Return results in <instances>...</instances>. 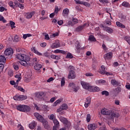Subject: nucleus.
<instances>
[{
  "instance_id": "f257e3e1",
  "label": "nucleus",
  "mask_w": 130,
  "mask_h": 130,
  "mask_svg": "<svg viewBox=\"0 0 130 130\" xmlns=\"http://www.w3.org/2000/svg\"><path fill=\"white\" fill-rule=\"evenodd\" d=\"M16 58L21 60L20 64L24 67L28 66V62L30 61V56L22 53L16 54Z\"/></svg>"
},
{
  "instance_id": "f03ea898",
  "label": "nucleus",
  "mask_w": 130,
  "mask_h": 130,
  "mask_svg": "<svg viewBox=\"0 0 130 130\" xmlns=\"http://www.w3.org/2000/svg\"><path fill=\"white\" fill-rule=\"evenodd\" d=\"M17 110L22 112H29L31 110L30 107L25 105H19L16 106Z\"/></svg>"
},
{
  "instance_id": "7ed1b4c3",
  "label": "nucleus",
  "mask_w": 130,
  "mask_h": 130,
  "mask_svg": "<svg viewBox=\"0 0 130 130\" xmlns=\"http://www.w3.org/2000/svg\"><path fill=\"white\" fill-rule=\"evenodd\" d=\"M27 99V96L26 95H15L13 96L14 100H16V101H23V100H26Z\"/></svg>"
},
{
  "instance_id": "20e7f679",
  "label": "nucleus",
  "mask_w": 130,
  "mask_h": 130,
  "mask_svg": "<svg viewBox=\"0 0 130 130\" xmlns=\"http://www.w3.org/2000/svg\"><path fill=\"white\" fill-rule=\"evenodd\" d=\"M69 107L67 104H63L61 107L57 109V112H61L63 110H68Z\"/></svg>"
},
{
  "instance_id": "39448f33",
  "label": "nucleus",
  "mask_w": 130,
  "mask_h": 130,
  "mask_svg": "<svg viewBox=\"0 0 130 130\" xmlns=\"http://www.w3.org/2000/svg\"><path fill=\"white\" fill-rule=\"evenodd\" d=\"M101 113L103 115H110L111 114V111L106 108H104L101 110Z\"/></svg>"
},
{
  "instance_id": "423d86ee",
  "label": "nucleus",
  "mask_w": 130,
  "mask_h": 130,
  "mask_svg": "<svg viewBox=\"0 0 130 130\" xmlns=\"http://www.w3.org/2000/svg\"><path fill=\"white\" fill-rule=\"evenodd\" d=\"M113 56V53L112 52H110L104 55V58L105 59V60H109V59H111V58H112Z\"/></svg>"
},
{
  "instance_id": "0eeeda50",
  "label": "nucleus",
  "mask_w": 130,
  "mask_h": 130,
  "mask_svg": "<svg viewBox=\"0 0 130 130\" xmlns=\"http://www.w3.org/2000/svg\"><path fill=\"white\" fill-rule=\"evenodd\" d=\"M86 27H89V23H85L83 25L79 26L76 28V30L77 32H80V31H82Z\"/></svg>"
},
{
  "instance_id": "6e6552de",
  "label": "nucleus",
  "mask_w": 130,
  "mask_h": 130,
  "mask_svg": "<svg viewBox=\"0 0 130 130\" xmlns=\"http://www.w3.org/2000/svg\"><path fill=\"white\" fill-rule=\"evenodd\" d=\"M34 116L35 117L39 120V121H40V122H42L43 121H44L45 119L43 118V117H42L39 113H35Z\"/></svg>"
},
{
  "instance_id": "1a4fd4ad",
  "label": "nucleus",
  "mask_w": 130,
  "mask_h": 130,
  "mask_svg": "<svg viewBox=\"0 0 130 130\" xmlns=\"http://www.w3.org/2000/svg\"><path fill=\"white\" fill-rule=\"evenodd\" d=\"M14 53V51L12 48H8L5 50L4 54L5 55H12Z\"/></svg>"
},
{
  "instance_id": "9d476101",
  "label": "nucleus",
  "mask_w": 130,
  "mask_h": 130,
  "mask_svg": "<svg viewBox=\"0 0 130 130\" xmlns=\"http://www.w3.org/2000/svg\"><path fill=\"white\" fill-rule=\"evenodd\" d=\"M76 78V73L74 71H70L68 75V79H74Z\"/></svg>"
},
{
  "instance_id": "9b49d317",
  "label": "nucleus",
  "mask_w": 130,
  "mask_h": 130,
  "mask_svg": "<svg viewBox=\"0 0 130 130\" xmlns=\"http://www.w3.org/2000/svg\"><path fill=\"white\" fill-rule=\"evenodd\" d=\"M87 128L89 130H94L97 128V125L95 123L89 124L88 125Z\"/></svg>"
},
{
  "instance_id": "f8f14e48",
  "label": "nucleus",
  "mask_w": 130,
  "mask_h": 130,
  "mask_svg": "<svg viewBox=\"0 0 130 130\" xmlns=\"http://www.w3.org/2000/svg\"><path fill=\"white\" fill-rule=\"evenodd\" d=\"M31 51L34 52V53H35V54H37V55H39V56H42V53L41 52H39L37 50H36V47H32L31 48Z\"/></svg>"
},
{
  "instance_id": "ddd939ff",
  "label": "nucleus",
  "mask_w": 130,
  "mask_h": 130,
  "mask_svg": "<svg viewBox=\"0 0 130 130\" xmlns=\"http://www.w3.org/2000/svg\"><path fill=\"white\" fill-rule=\"evenodd\" d=\"M81 84L82 86L83 89H85L87 90L89 87V83L84 81H81Z\"/></svg>"
},
{
  "instance_id": "4468645a",
  "label": "nucleus",
  "mask_w": 130,
  "mask_h": 130,
  "mask_svg": "<svg viewBox=\"0 0 130 130\" xmlns=\"http://www.w3.org/2000/svg\"><path fill=\"white\" fill-rule=\"evenodd\" d=\"M36 125H37V122H35V121H32L30 124H29L28 126L30 129H34Z\"/></svg>"
},
{
  "instance_id": "2eb2a0df",
  "label": "nucleus",
  "mask_w": 130,
  "mask_h": 130,
  "mask_svg": "<svg viewBox=\"0 0 130 130\" xmlns=\"http://www.w3.org/2000/svg\"><path fill=\"white\" fill-rule=\"evenodd\" d=\"M34 69L36 71H40L42 69V65L39 63H37V64H35Z\"/></svg>"
},
{
  "instance_id": "dca6fc26",
  "label": "nucleus",
  "mask_w": 130,
  "mask_h": 130,
  "mask_svg": "<svg viewBox=\"0 0 130 130\" xmlns=\"http://www.w3.org/2000/svg\"><path fill=\"white\" fill-rule=\"evenodd\" d=\"M42 122L46 129H50V126H49V125H48V122L47 121L45 120Z\"/></svg>"
},
{
  "instance_id": "f3484780",
  "label": "nucleus",
  "mask_w": 130,
  "mask_h": 130,
  "mask_svg": "<svg viewBox=\"0 0 130 130\" xmlns=\"http://www.w3.org/2000/svg\"><path fill=\"white\" fill-rule=\"evenodd\" d=\"M111 84L113 86H119L120 85V82L117 81L115 79H112L111 80Z\"/></svg>"
},
{
  "instance_id": "a211bd4d",
  "label": "nucleus",
  "mask_w": 130,
  "mask_h": 130,
  "mask_svg": "<svg viewBox=\"0 0 130 130\" xmlns=\"http://www.w3.org/2000/svg\"><path fill=\"white\" fill-rule=\"evenodd\" d=\"M35 96L36 97H37V98H41V97L44 96V92H43V91L36 92L35 93Z\"/></svg>"
},
{
  "instance_id": "6ab92c4d",
  "label": "nucleus",
  "mask_w": 130,
  "mask_h": 130,
  "mask_svg": "<svg viewBox=\"0 0 130 130\" xmlns=\"http://www.w3.org/2000/svg\"><path fill=\"white\" fill-rule=\"evenodd\" d=\"M69 13H70V10L68 8H66L63 10L62 15L63 17H67L69 15Z\"/></svg>"
},
{
  "instance_id": "aec40b11",
  "label": "nucleus",
  "mask_w": 130,
  "mask_h": 130,
  "mask_svg": "<svg viewBox=\"0 0 130 130\" xmlns=\"http://www.w3.org/2000/svg\"><path fill=\"white\" fill-rule=\"evenodd\" d=\"M116 25L117 26V27L121 28L122 29H124V28H125V25H124L123 24L121 23L119 21H117L116 22Z\"/></svg>"
},
{
  "instance_id": "412c9836",
  "label": "nucleus",
  "mask_w": 130,
  "mask_h": 130,
  "mask_svg": "<svg viewBox=\"0 0 130 130\" xmlns=\"http://www.w3.org/2000/svg\"><path fill=\"white\" fill-rule=\"evenodd\" d=\"M52 48H58V47H60V43L59 42L54 43L52 44L51 46Z\"/></svg>"
},
{
  "instance_id": "4be33fe9",
  "label": "nucleus",
  "mask_w": 130,
  "mask_h": 130,
  "mask_svg": "<svg viewBox=\"0 0 130 130\" xmlns=\"http://www.w3.org/2000/svg\"><path fill=\"white\" fill-rule=\"evenodd\" d=\"M107 69L105 68V66L102 65L101 66V70L100 71V73L101 75H105V73L106 72Z\"/></svg>"
},
{
  "instance_id": "5701e85b",
  "label": "nucleus",
  "mask_w": 130,
  "mask_h": 130,
  "mask_svg": "<svg viewBox=\"0 0 130 130\" xmlns=\"http://www.w3.org/2000/svg\"><path fill=\"white\" fill-rule=\"evenodd\" d=\"M114 117H116V118L119 117V114L116 113H112V112L111 111V118L112 119H113Z\"/></svg>"
},
{
  "instance_id": "b1692460",
  "label": "nucleus",
  "mask_w": 130,
  "mask_h": 130,
  "mask_svg": "<svg viewBox=\"0 0 130 130\" xmlns=\"http://www.w3.org/2000/svg\"><path fill=\"white\" fill-rule=\"evenodd\" d=\"M24 16L26 19H31L33 16V12L25 13Z\"/></svg>"
},
{
  "instance_id": "393cba45",
  "label": "nucleus",
  "mask_w": 130,
  "mask_h": 130,
  "mask_svg": "<svg viewBox=\"0 0 130 130\" xmlns=\"http://www.w3.org/2000/svg\"><path fill=\"white\" fill-rule=\"evenodd\" d=\"M60 120L64 124H66V123H68V122L69 121L68 119L64 117H60Z\"/></svg>"
},
{
  "instance_id": "a878e982",
  "label": "nucleus",
  "mask_w": 130,
  "mask_h": 130,
  "mask_svg": "<svg viewBox=\"0 0 130 130\" xmlns=\"http://www.w3.org/2000/svg\"><path fill=\"white\" fill-rule=\"evenodd\" d=\"M114 92L116 94H119V93H120V92H121V87H118L117 88H115L114 89Z\"/></svg>"
},
{
  "instance_id": "bb28decb",
  "label": "nucleus",
  "mask_w": 130,
  "mask_h": 130,
  "mask_svg": "<svg viewBox=\"0 0 130 130\" xmlns=\"http://www.w3.org/2000/svg\"><path fill=\"white\" fill-rule=\"evenodd\" d=\"M88 40L89 41H91L92 42H96V38H95V37H94V36L90 35L89 37Z\"/></svg>"
},
{
  "instance_id": "cd10ccee",
  "label": "nucleus",
  "mask_w": 130,
  "mask_h": 130,
  "mask_svg": "<svg viewBox=\"0 0 130 130\" xmlns=\"http://www.w3.org/2000/svg\"><path fill=\"white\" fill-rule=\"evenodd\" d=\"M95 83L96 85H100V84H104V83H106V81L104 80H96L95 81Z\"/></svg>"
},
{
  "instance_id": "c85d7f7f",
  "label": "nucleus",
  "mask_w": 130,
  "mask_h": 130,
  "mask_svg": "<svg viewBox=\"0 0 130 130\" xmlns=\"http://www.w3.org/2000/svg\"><path fill=\"white\" fill-rule=\"evenodd\" d=\"M122 7H125V8H129L130 5L128 3L124 2L122 3Z\"/></svg>"
},
{
  "instance_id": "c756f323",
  "label": "nucleus",
  "mask_w": 130,
  "mask_h": 130,
  "mask_svg": "<svg viewBox=\"0 0 130 130\" xmlns=\"http://www.w3.org/2000/svg\"><path fill=\"white\" fill-rule=\"evenodd\" d=\"M80 5H83V6H85V7H90V4L88 2H85L81 1V3H79Z\"/></svg>"
},
{
  "instance_id": "7c9ffc66",
  "label": "nucleus",
  "mask_w": 130,
  "mask_h": 130,
  "mask_svg": "<svg viewBox=\"0 0 130 130\" xmlns=\"http://www.w3.org/2000/svg\"><path fill=\"white\" fill-rule=\"evenodd\" d=\"M20 40H21V38H20V37H19V36L18 35H15L14 40V42H19Z\"/></svg>"
},
{
  "instance_id": "2f4dec72",
  "label": "nucleus",
  "mask_w": 130,
  "mask_h": 130,
  "mask_svg": "<svg viewBox=\"0 0 130 130\" xmlns=\"http://www.w3.org/2000/svg\"><path fill=\"white\" fill-rule=\"evenodd\" d=\"M53 122L54 124V126H58L59 125V122L58 121V120H57V119H54Z\"/></svg>"
},
{
  "instance_id": "473e14b6",
  "label": "nucleus",
  "mask_w": 130,
  "mask_h": 130,
  "mask_svg": "<svg viewBox=\"0 0 130 130\" xmlns=\"http://www.w3.org/2000/svg\"><path fill=\"white\" fill-rule=\"evenodd\" d=\"M76 48L77 50H79L81 48V45H80V42L79 41L76 42Z\"/></svg>"
},
{
  "instance_id": "72a5a7b5",
  "label": "nucleus",
  "mask_w": 130,
  "mask_h": 130,
  "mask_svg": "<svg viewBox=\"0 0 130 130\" xmlns=\"http://www.w3.org/2000/svg\"><path fill=\"white\" fill-rule=\"evenodd\" d=\"M87 90H89V92H94V86L88 85V87Z\"/></svg>"
},
{
  "instance_id": "f704fd0d",
  "label": "nucleus",
  "mask_w": 130,
  "mask_h": 130,
  "mask_svg": "<svg viewBox=\"0 0 130 130\" xmlns=\"http://www.w3.org/2000/svg\"><path fill=\"white\" fill-rule=\"evenodd\" d=\"M106 31L108 32V33H112L113 29L109 27H107L106 28Z\"/></svg>"
},
{
  "instance_id": "c9c22d12",
  "label": "nucleus",
  "mask_w": 130,
  "mask_h": 130,
  "mask_svg": "<svg viewBox=\"0 0 130 130\" xmlns=\"http://www.w3.org/2000/svg\"><path fill=\"white\" fill-rule=\"evenodd\" d=\"M0 62H6V57L4 56H0Z\"/></svg>"
},
{
  "instance_id": "e433bc0d",
  "label": "nucleus",
  "mask_w": 130,
  "mask_h": 130,
  "mask_svg": "<svg viewBox=\"0 0 130 130\" xmlns=\"http://www.w3.org/2000/svg\"><path fill=\"white\" fill-rule=\"evenodd\" d=\"M49 119L50 120H54V119H56V118H55V116L54 115V114H51L49 117Z\"/></svg>"
},
{
  "instance_id": "4c0bfd02",
  "label": "nucleus",
  "mask_w": 130,
  "mask_h": 130,
  "mask_svg": "<svg viewBox=\"0 0 130 130\" xmlns=\"http://www.w3.org/2000/svg\"><path fill=\"white\" fill-rule=\"evenodd\" d=\"M10 24L11 25V29H14V28H16V26H15V22L13 21H10Z\"/></svg>"
},
{
  "instance_id": "58836bf2",
  "label": "nucleus",
  "mask_w": 130,
  "mask_h": 130,
  "mask_svg": "<svg viewBox=\"0 0 130 130\" xmlns=\"http://www.w3.org/2000/svg\"><path fill=\"white\" fill-rule=\"evenodd\" d=\"M66 84V80H64V78H62L61 80V87H63Z\"/></svg>"
},
{
  "instance_id": "ea45409f",
  "label": "nucleus",
  "mask_w": 130,
  "mask_h": 130,
  "mask_svg": "<svg viewBox=\"0 0 130 130\" xmlns=\"http://www.w3.org/2000/svg\"><path fill=\"white\" fill-rule=\"evenodd\" d=\"M74 57V56L71 53H68L67 56H66V58H73Z\"/></svg>"
},
{
  "instance_id": "a19ab883",
  "label": "nucleus",
  "mask_w": 130,
  "mask_h": 130,
  "mask_svg": "<svg viewBox=\"0 0 130 130\" xmlns=\"http://www.w3.org/2000/svg\"><path fill=\"white\" fill-rule=\"evenodd\" d=\"M100 91V88L98 86H93V92H99Z\"/></svg>"
},
{
  "instance_id": "79ce46f5",
  "label": "nucleus",
  "mask_w": 130,
  "mask_h": 130,
  "mask_svg": "<svg viewBox=\"0 0 130 130\" xmlns=\"http://www.w3.org/2000/svg\"><path fill=\"white\" fill-rule=\"evenodd\" d=\"M102 95H105V96H109V92L106 90L102 92Z\"/></svg>"
},
{
  "instance_id": "37998d69",
  "label": "nucleus",
  "mask_w": 130,
  "mask_h": 130,
  "mask_svg": "<svg viewBox=\"0 0 130 130\" xmlns=\"http://www.w3.org/2000/svg\"><path fill=\"white\" fill-rule=\"evenodd\" d=\"M91 120V115L90 114H88L86 116V121L87 122H90V121Z\"/></svg>"
},
{
  "instance_id": "c03bdc74",
  "label": "nucleus",
  "mask_w": 130,
  "mask_h": 130,
  "mask_svg": "<svg viewBox=\"0 0 130 130\" xmlns=\"http://www.w3.org/2000/svg\"><path fill=\"white\" fill-rule=\"evenodd\" d=\"M124 39L127 42L128 44H130V37H125Z\"/></svg>"
},
{
  "instance_id": "a18cd8bd",
  "label": "nucleus",
  "mask_w": 130,
  "mask_h": 130,
  "mask_svg": "<svg viewBox=\"0 0 130 130\" xmlns=\"http://www.w3.org/2000/svg\"><path fill=\"white\" fill-rule=\"evenodd\" d=\"M38 63V61H37V58H34L32 59V64L35 66V64Z\"/></svg>"
},
{
  "instance_id": "49530a36",
  "label": "nucleus",
  "mask_w": 130,
  "mask_h": 130,
  "mask_svg": "<svg viewBox=\"0 0 130 130\" xmlns=\"http://www.w3.org/2000/svg\"><path fill=\"white\" fill-rule=\"evenodd\" d=\"M85 103H91V97L88 96L86 99Z\"/></svg>"
},
{
  "instance_id": "de8ad7c7",
  "label": "nucleus",
  "mask_w": 130,
  "mask_h": 130,
  "mask_svg": "<svg viewBox=\"0 0 130 130\" xmlns=\"http://www.w3.org/2000/svg\"><path fill=\"white\" fill-rule=\"evenodd\" d=\"M71 125H72V124H71V122H69V121L67 123H65V126L67 127V128H70V127H71Z\"/></svg>"
},
{
  "instance_id": "09e8293b",
  "label": "nucleus",
  "mask_w": 130,
  "mask_h": 130,
  "mask_svg": "<svg viewBox=\"0 0 130 130\" xmlns=\"http://www.w3.org/2000/svg\"><path fill=\"white\" fill-rule=\"evenodd\" d=\"M43 56H45L46 57H49L50 56V54L48 52H45Z\"/></svg>"
},
{
  "instance_id": "8fccbe9b",
  "label": "nucleus",
  "mask_w": 130,
  "mask_h": 130,
  "mask_svg": "<svg viewBox=\"0 0 130 130\" xmlns=\"http://www.w3.org/2000/svg\"><path fill=\"white\" fill-rule=\"evenodd\" d=\"M32 78L31 77H28V78H25L24 81L26 82V83H29V82H31V80Z\"/></svg>"
},
{
  "instance_id": "3c124183",
  "label": "nucleus",
  "mask_w": 130,
  "mask_h": 130,
  "mask_svg": "<svg viewBox=\"0 0 130 130\" xmlns=\"http://www.w3.org/2000/svg\"><path fill=\"white\" fill-rule=\"evenodd\" d=\"M0 21H2L3 22V23H6L7 20L5 19V18L3 17V16L0 15Z\"/></svg>"
},
{
  "instance_id": "603ef678",
  "label": "nucleus",
  "mask_w": 130,
  "mask_h": 130,
  "mask_svg": "<svg viewBox=\"0 0 130 130\" xmlns=\"http://www.w3.org/2000/svg\"><path fill=\"white\" fill-rule=\"evenodd\" d=\"M60 102H61V101H60V100H58L56 101L54 103V106H56V105H57V104H59V103H60Z\"/></svg>"
},
{
  "instance_id": "864d4df0",
  "label": "nucleus",
  "mask_w": 130,
  "mask_h": 130,
  "mask_svg": "<svg viewBox=\"0 0 130 130\" xmlns=\"http://www.w3.org/2000/svg\"><path fill=\"white\" fill-rule=\"evenodd\" d=\"M85 75L86 77H93V76H94V74L91 73H85Z\"/></svg>"
},
{
  "instance_id": "5fc2aeb1",
  "label": "nucleus",
  "mask_w": 130,
  "mask_h": 130,
  "mask_svg": "<svg viewBox=\"0 0 130 130\" xmlns=\"http://www.w3.org/2000/svg\"><path fill=\"white\" fill-rule=\"evenodd\" d=\"M9 6L11 7V8H12L13 9H14L15 8L14 7V4L13 3L12 1H10L8 3Z\"/></svg>"
},
{
  "instance_id": "6e6d98bb",
  "label": "nucleus",
  "mask_w": 130,
  "mask_h": 130,
  "mask_svg": "<svg viewBox=\"0 0 130 130\" xmlns=\"http://www.w3.org/2000/svg\"><path fill=\"white\" fill-rule=\"evenodd\" d=\"M100 2L101 4H108L109 3L108 0H100Z\"/></svg>"
},
{
  "instance_id": "4d7b16f0",
  "label": "nucleus",
  "mask_w": 130,
  "mask_h": 130,
  "mask_svg": "<svg viewBox=\"0 0 130 130\" xmlns=\"http://www.w3.org/2000/svg\"><path fill=\"white\" fill-rule=\"evenodd\" d=\"M102 48H103V49L105 50V51H106V50H107V47H106V45H105V44H104V42H103V43L102 45Z\"/></svg>"
},
{
  "instance_id": "13d9d810",
  "label": "nucleus",
  "mask_w": 130,
  "mask_h": 130,
  "mask_svg": "<svg viewBox=\"0 0 130 130\" xmlns=\"http://www.w3.org/2000/svg\"><path fill=\"white\" fill-rule=\"evenodd\" d=\"M17 5L18 7L20 9H24V5L23 4H17Z\"/></svg>"
},
{
  "instance_id": "bf43d9fd",
  "label": "nucleus",
  "mask_w": 130,
  "mask_h": 130,
  "mask_svg": "<svg viewBox=\"0 0 130 130\" xmlns=\"http://www.w3.org/2000/svg\"><path fill=\"white\" fill-rule=\"evenodd\" d=\"M57 24H58L59 25V26H61V25H62V24H63V21H62V20L58 21Z\"/></svg>"
},
{
  "instance_id": "052dcab7",
  "label": "nucleus",
  "mask_w": 130,
  "mask_h": 130,
  "mask_svg": "<svg viewBox=\"0 0 130 130\" xmlns=\"http://www.w3.org/2000/svg\"><path fill=\"white\" fill-rule=\"evenodd\" d=\"M126 89H127L128 90H130V84L128 83H127L125 85Z\"/></svg>"
},
{
  "instance_id": "680f3d73",
  "label": "nucleus",
  "mask_w": 130,
  "mask_h": 130,
  "mask_svg": "<svg viewBox=\"0 0 130 130\" xmlns=\"http://www.w3.org/2000/svg\"><path fill=\"white\" fill-rule=\"evenodd\" d=\"M57 13H58V7L56 6L55 8L54 13L57 14Z\"/></svg>"
},
{
  "instance_id": "e2e57ef3",
  "label": "nucleus",
  "mask_w": 130,
  "mask_h": 130,
  "mask_svg": "<svg viewBox=\"0 0 130 130\" xmlns=\"http://www.w3.org/2000/svg\"><path fill=\"white\" fill-rule=\"evenodd\" d=\"M69 87H72V88H74V87H75V83L73 82L69 83Z\"/></svg>"
},
{
  "instance_id": "0e129e2a",
  "label": "nucleus",
  "mask_w": 130,
  "mask_h": 130,
  "mask_svg": "<svg viewBox=\"0 0 130 130\" xmlns=\"http://www.w3.org/2000/svg\"><path fill=\"white\" fill-rule=\"evenodd\" d=\"M13 68L15 71H18V70H19V66H18V65H14Z\"/></svg>"
},
{
  "instance_id": "69168bd1",
  "label": "nucleus",
  "mask_w": 130,
  "mask_h": 130,
  "mask_svg": "<svg viewBox=\"0 0 130 130\" xmlns=\"http://www.w3.org/2000/svg\"><path fill=\"white\" fill-rule=\"evenodd\" d=\"M69 69L70 71H74V70H75V67L73 66H70Z\"/></svg>"
},
{
  "instance_id": "338daca9",
  "label": "nucleus",
  "mask_w": 130,
  "mask_h": 130,
  "mask_svg": "<svg viewBox=\"0 0 130 130\" xmlns=\"http://www.w3.org/2000/svg\"><path fill=\"white\" fill-rule=\"evenodd\" d=\"M41 47H45L47 45L46 43H42L40 44Z\"/></svg>"
},
{
  "instance_id": "774afa93",
  "label": "nucleus",
  "mask_w": 130,
  "mask_h": 130,
  "mask_svg": "<svg viewBox=\"0 0 130 130\" xmlns=\"http://www.w3.org/2000/svg\"><path fill=\"white\" fill-rule=\"evenodd\" d=\"M8 75H9V76H10V77H12V76H13V71H9V72H8Z\"/></svg>"
}]
</instances>
